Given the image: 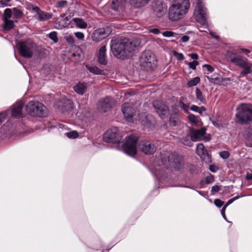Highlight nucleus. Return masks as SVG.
I'll list each match as a JSON object with an SVG mask.
<instances>
[{"label": "nucleus", "instance_id": "29", "mask_svg": "<svg viewBox=\"0 0 252 252\" xmlns=\"http://www.w3.org/2000/svg\"><path fill=\"white\" fill-rule=\"evenodd\" d=\"M240 55H237L236 52L233 50L228 51L227 53V57L229 59L230 62L232 63Z\"/></svg>", "mask_w": 252, "mask_h": 252}, {"label": "nucleus", "instance_id": "17", "mask_svg": "<svg viewBox=\"0 0 252 252\" xmlns=\"http://www.w3.org/2000/svg\"><path fill=\"white\" fill-rule=\"evenodd\" d=\"M24 103L19 101L13 104L11 110V114L12 117L20 118L23 117V107Z\"/></svg>", "mask_w": 252, "mask_h": 252}, {"label": "nucleus", "instance_id": "24", "mask_svg": "<svg viewBox=\"0 0 252 252\" xmlns=\"http://www.w3.org/2000/svg\"><path fill=\"white\" fill-rule=\"evenodd\" d=\"M247 59H243L242 57L239 56L236 60L233 62V63L237 66H239L240 67H244L247 65V63H248Z\"/></svg>", "mask_w": 252, "mask_h": 252}, {"label": "nucleus", "instance_id": "33", "mask_svg": "<svg viewBox=\"0 0 252 252\" xmlns=\"http://www.w3.org/2000/svg\"><path fill=\"white\" fill-rule=\"evenodd\" d=\"M252 66V64L249 63H247V65H246L245 67H242L243 68H244V70L242 71H241V75L244 76L248 73H251V68Z\"/></svg>", "mask_w": 252, "mask_h": 252}, {"label": "nucleus", "instance_id": "4", "mask_svg": "<svg viewBox=\"0 0 252 252\" xmlns=\"http://www.w3.org/2000/svg\"><path fill=\"white\" fill-rule=\"evenodd\" d=\"M160 160L166 168H173L179 170L183 168L184 161L183 157L170 151H163L160 154Z\"/></svg>", "mask_w": 252, "mask_h": 252}, {"label": "nucleus", "instance_id": "3", "mask_svg": "<svg viewBox=\"0 0 252 252\" xmlns=\"http://www.w3.org/2000/svg\"><path fill=\"white\" fill-rule=\"evenodd\" d=\"M190 7L189 0H175L169 8L168 18L172 21L183 18Z\"/></svg>", "mask_w": 252, "mask_h": 252}, {"label": "nucleus", "instance_id": "22", "mask_svg": "<svg viewBox=\"0 0 252 252\" xmlns=\"http://www.w3.org/2000/svg\"><path fill=\"white\" fill-rule=\"evenodd\" d=\"M73 89L78 94L83 95L87 90V86L85 83L79 82L73 87Z\"/></svg>", "mask_w": 252, "mask_h": 252}, {"label": "nucleus", "instance_id": "48", "mask_svg": "<svg viewBox=\"0 0 252 252\" xmlns=\"http://www.w3.org/2000/svg\"><path fill=\"white\" fill-rule=\"evenodd\" d=\"M7 113L6 112H4L0 113V124L2 123L6 118Z\"/></svg>", "mask_w": 252, "mask_h": 252}, {"label": "nucleus", "instance_id": "52", "mask_svg": "<svg viewBox=\"0 0 252 252\" xmlns=\"http://www.w3.org/2000/svg\"><path fill=\"white\" fill-rule=\"evenodd\" d=\"M74 34L75 36L79 39H83L84 38V34L83 32H76Z\"/></svg>", "mask_w": 252, "mask_h": 252}, {"label": "nucleus", "instance_id": "9", "mask_svg": "<svg viewBox=\"0 0 252 252\" xmlns=\"http://www.w3.org/2000/svg\"><path fill=\"white\" fill-rule=\"evenodd\" d=\"M138 141L137 137L130 135L125 139V143L123 144V149L125 153L131 156L134 157L137 153L136 144Z\"/></svg>", "mask_w": 252, "mask_h": 252}, {"label": "nucleus", "instance_id": "21", "mask_svg": "<svg viewBox=\"0 0 252 252\" xmlns=\"http://www.w3.org/2000/svg\"><path fill=\"white\" fill-rule=\"evenodd\" d=\"M106 46H102L99 50L98 54V62L103 65L106 64L107 61L106 56Z\"/></svg>", "mask_w": 252, "mask_h": 252}, {"label": "nucleus", "instance_id": "15", "mask_svg": "<svg viewBox=\"0 0 252 252\" xmlns=\"http://www.w3.org/2000/svg\"><path fill=\"white\" fill-rule=\"evenodd\" d=\"M114 104L113 99L106 97L102 100H100L97 104V107L100 111L105 112L110 109Z\"/></svg>", "mask_w": 252, "mask_h": 252}, {"label": "nucleus", "instance_id": "5", "mask_svg": "<svg viewBox=\"0 0 252 252\" xmlns=\"http://www.w3.org/2000/svg\"><path fill=\"white\" fill-rule=\"evenodd\" d=\"M235 114L236 123L244 125L252 121V105L242 103L238 106Z\"/></svg>", "mask_w": 252, "mask_h": 252}, {"label": "nucleus", "instance_id": "10", "mask_svg": "<svg viewBox=\"0 0 252 252\" xmlns=\"http://www.w3.org/2000/svg\"><path fill=\"white\" fill-rule=\"evenodd\" d=\"M103 139L106 143H118L122 139V136L117 127H112L104 133Z\"/></svg>", "mask_w": 252, "mask_h": 252}, {"label": "nucleus", "instance_id": "18", "mask_svg": "<svg viewBox=\"0 0 252 252\" xmlns=\"http://www.w3.org/2000/svg\"><path fill=\"white\" fill-rule=\"evenodd\" d=\"M153 10L155 14L159 17L164 15L167 11V5L160 1H157L153 5Z\"/></svg>", "mask_w": 252, "mask_h": 252}, {"label": "nucleus", "instance_id": "57", "mask_svg": "<svg viewBox=\"0 0 252 252\" xmlns=\"http://www.w3.org/2000/svg\"><path fill=\"white\" fill-rule=\"evenodd\" d=\"M209 169L213 172H216L218 170V168L214 165H210Z\"/></svg>", "mask_w": 252, "mask_h": 252}, {"label": "nucleus", "instance_id": "6", "mask_svg": "<svg viewBox=\"0 0 252 252\" xmlns=\"http://www.w3.org/2000/svg\"><path fill=\"white\" fill-rule=\"evenodd\" d=\"M20 55L25 58H31L37 52L38 46L31 39L19 42L17 46Z\"/></svg>", "mask_w": 252, "mask_h": 252}, {"label": "nucleus", "instance_id": "38", "mask_svg": "<svg viewBox=\"0 0 252 252\" xmlns=\"http://www.w3.org/2000/svg\"><path fill=\"white\" fill-rule=\"evenodd\" d=\"M49 37L54 41V42L57 43L58 41V38L57 37V33L56 32H52L49 35Z\"/></svg>", "mask_w": 252, "mask_h": 252}, {"label": "nucleus", "instance_id": "12", "mask_svg": "<svg viewBox=\"0 0 252 252\" xmlns=\"http://www.w3.org/2000/svg\"><path fill=\"white\" fill-rule=\"evenodd\" d=\"M111 29L107 26L94 30L91 35L93 41L98 42L106 38L111 32Z\"/></svg>", "mask_w": 252, "mask_h": 252}, {"label": "nucleus", "instance_id": "32", "mask_svg": "<svg viewBox=\"0 0 252 252\" xmlns=\"http://www.w3.org/2000/svg\"><path fill=\"white\" fill-rule=\"evenodd\" d=\"M12 17V10L10 8H6L4 11L3 20H10Z\"/></svg>", "mask_w": 252, "mask_h": 252}, {"label": "nucleus", "instance_id": "53", "mask_svg": "<svg viewBox=\"0 0 252 252\" xmlns=\"http://www.w3.org/2000/svg\"><path fill=\"white\" fill-rule=\"evenodd\" d=\"M149 32L156 34H158L160 33V32L159 30H158V29H157V28H153V29H150L149 30Z\"/></svg>", "mask_w": 252, "mask_h": 252}, {"label": "nucleus", "instance_id": "1", "mask_svg": "<svg viewBox=\"0 0 252 252\" xmlns=\"http://www.w3.org/2000/svg\"><path fill=\"white\" fill-rule=\"evenodd\" d=\"M140 43V39L137 38L131 40L126 38L114 39L111 41V49L116 57L124 60L131 56Z\"/></svg>", "mask_w": 252, "mask_h": 252}, {"label": "nucleus", "instance_id": "39", "mask_svg": "<svg viewBox=\"0 0 252 252\" xmlns=\"http://www.w3.org/2000/svg\"><path fill=\"white\" fill-rule=\"evenodd\" d=\"M66 136L69 138L74 139L78 137V133L76 131H72L65 133Z\"/></svg>", "mask_w": 252, "mask_h": 252}, {"label": "nucleus", "instance_id": "43", "mask_svg": "<svg viewBox=\"0 0 252 252\" xmlns=\"http://www.w3.org/2000/svg\"><path fill=\"white\" fill-rule=\"evenodd\" d=\"M169 123L171 126H176L178 124V119L175 116H172L169 119Z\"/></svg>", "mask_w": 252, "mask_h": 252}, {"label": "nucleus", "instance_id": "11", "mask_svg": "<svg viewBox=\"0 0 252 252\" xmlns=\"http://www.w3.org/2000/svg\"><path fill=\"white\" fill-rule=\"evenodd\" d=\"M194 14L197 22L202 25L206 24L207 19V9L201 1V0H198Z\"/></svg>", "mask_w": 252, "mask_h": 252}, {"label": "nucleus", "instance_id": "20", "mask_svg": "<svg viewBox=\"0 0 252 252\" xmlns=\"http://www.w3.org/2000/svg\"><path fill=\"white\" fill-rule=\"evenodd\" d=\"M69 24L68 19L64 16H60L55 20V27L58 29H62L67 27Z\"/></svg>", "mask_w": 252, "mask_h": 252}, {"label": "nucleus", "instance_id": "41", "mask_svg": "<svg viewBox=\"0 0 252 252\" xmlns=\"http://www.w3.org/2000/svg\"><path fill=\"white\" fill-rule=\"evenodd\" d=\"M67 2L66 0H60L57 2L56 6L57 8H64L67 6Z\"/></svg>", "mask_w": 252, "mask_h": 252}, {"label": "nucleus", "instance_id": "27", "mask_svg": "<svg viewBox=\"0 0 252 252\" xmlns=\"http://www.w3.org/2000/svg\"><path fill=\"white\" fill-rule=\"evenodd\" d=\"M62 107L63 109V111H68L73 108L72 102L69 99H64V101L63 103Z\"/></svg>", "mask_w": 252, "mask_h": 252}, {"label": "nucleus", "instance_id": "62", "mask_svg": "<svg viewBox=\"0 0 252 252\" xmlns=\"http://www.w3.org/2000/svg\"><path fill=\"white\" fill-rule=\"evenodd\" d=\"M246 179L247 180H252V174L248 172L246 174Z\"/></svg>", "mask_w": 252, "mask_h": 252}, {"label": "nucleus", "instance_id": "47", "mask_svg": "<svg viewBox=\"0 0 252 252\" xmlns=\"http://www.w3.org/2000/svg\"><path fill=\"white\" fill-rule=\"evenodd\" d=\"M214 204L216 206H217L219 208H220L223 205L224 202L220 199H216L214 200Z\"/></svg>", "mask_w": 252, "mask_h": 252}, {"label": "nucleus", "instance_id": "31", "mask_svg": "<svg viewBox=\"0 0 252 252\" xmlns=\"http://www.w3.org/2000/svg\"><path fill=\"white\" fill-rule=\"evenodd\" d=\"M13 12L14 17L16 19L21 18L23 15L22 11L20 9L17 7L13 8Z\"/></svg>", "mask_w": 252, "mask_h": 252}, {"label": "nucleus", "instance_id": "63", "mask_svg": "<svg viewBox=\"0 0 252 252\" xmlns=\"http://www.w3.org/2000/svg\"><path fill=\"white\" fill-rule=\"evenodd\" d=\"M233 201H234V199H233V198L230 199L226 203V204L224 206H226V207H227L229 205H230V204H231Z\"/></svg>", "mask_w": 252, "mask_h": 252}, {"label": "nucleus", "instance_id": "60", "mask_svg": "<svg viewBox=\"0 0 252 252\" xmlns=\"http://www.w3.org/2000/svg\"><path fill=\"white\" fill-rule=\"evenodd\" d=\"M33 11L35 12L37 14L40 12V9L37 6H34L32 8Z\"/></svg>", "mask_w": 252, "mask_h": 252}, {"label": "nucleus", "instance_id": "2", "mask_svg": "<svg viewBox=\"0 0 252 252\" xmlns=\"http://www.w3.org/2000/svg\"><path fill=\"white\" fill-rule=\"evenodd\" d=\"M122 111L126 120L133 123L138 121L143 125H146L151 121L152 116L145 113H136L135 108L131 103H125L122 106Z\"/></svg>", "mask_w": 252, "mask_h": 252}, {"label": "nucleus", "instance_id": "37", "mask_svg": "<svg viewBox=\"0 0 252 252\" xmlns=\"http://www.w3.org/2000/svg\"><path fill=\"white\" fill-rule=\"evenodd\" d=\"M196 98L202 102L204 101V99L202 96L201 91L198 88L195 90Z\"/></svg>", "mask_w": 252, "mask_h": 252}, {"label": "nucleus", "instance_id": "19", "mask_svg": "<svg viewBox=\"0 0 252 252\" xmlns=\"http://www.w3.org/2000/svg\"><path fill=\"white\" fill-rule=\"evenodd\" d=\"M153 104L157 113L161 118L165 116L169 111L168 107L161 101L155 100Z\"/></svg>", "mask_w": 252, "mask_h": 252}, {"label": "nucleus", "instance_id": "42", "mask_svg": "<svg viewBox=\"0 0 252 252\" xmlns=\"http://www.w3.org/2000/svg\"><path fill=\"white\" fill-rule=\"evenodd\" d=\"M64 38L69 44H73L74 43V39L72 35L66 34L64 36Z\"/></svg>", "mask_w": 252, "mask_h": 252}, {"label": "nucleus", "instance_id": "23", "mask_svg": "<svg viewBox=\"0 0 252 252\" xmlns=\"http://www.w3.org/2000/svg\"><path fill=\"white\" fill-rule=\"evenodd\" d=\"M130 4L135 8H141L145 6L150 0H130Z\"/></svg>", "mask_w": 252, "mask_h": 252}, {"label": "nucleus", "instance_id": "55", "mask_svg": "<svg viewBox=\"0 0 252 252\" xmlns=\"http://www.w3.org/2000/svg\"><path fill=\"white\" fill-rule=\"evenodd\" d=\"M203 67H206L208 71L212 72L214 71V68L209 64H204L203 65Z\"/></svg>", "mask_w": 252, "mask_h": 252}, {"label": "nucleus", "instance_id": "49", "mask_svg": "<svg viewBox=\"0 0 252 252\" xmlns=\"http://www.w3.org/2000/svg\"><path fill=\"white\" fill-rule=\"evenodd\" d=\"M188 64L190 68L194 70L195 69L196 65L198 64V62L197 61H193L188 63Z\"/></svg>", "mask_w": 252, "mask_h": 252}, {"label": "nucleus", "instance_id": "58", "mask_svg": "<svg viewBox=\"0 0 252 252\" xmlns=\"http://www.w3.org/2000/svg\"><path fill=\"white\" fill-rule=\"evenodd\" d=\"M189 36L187 35H184L181 38L182 41L183 42H186L189 41Z\"/></svg>", "mask_w": 252, "mask_h": 252}, {"label": "nucleus", "instance_id": "44", "mask_svg": "<svg viewBox=\"0 0 252 252\" xmlns=\"http://www.w3.org/2000/svg\"><path fill=\"white\" fill-rule=\"evenodd\" d=\"M172 53L173 55L176 58V59L178 60L183 61L184 59V57L183 54L178 53L176 51H173Z\"/></svg>", "mask_w": 252, "mask_h": 252}, {"label": "nucleus", "instance_id": "59", "mask_svg": "<svg viewBox=\"0 0 252 252\" xmlns=\"http://www.w3.org/2000/svg\"><path fill=\"white\" fill-rule=\"evenodd\" d=\"M226 208V206H223L221 210V215L225 219H226V216L225 215V211Z\"/></svg>", "mask_w": 252, "mask_h": 252}, {"label": "nucleus", "instance_id": "61", "mask_svg": "<svg viewBox=\"0 0 252 252\" xmlns=\"http://www.w3.org/2000/svg\"><path fill=\"white\" fill-rule=\"evenodd\" d=\"M189 56L193 60H197L198 58V56L196 54H191Z\"/></svg>", "mask_w": 252, "mask_h": 252}, {"label": "nucleus", "instance_id": "30", "mask_svg": "<svg viewBox=\"0 0 252 252\" xmlns=\"http://www.w3.org/2000/svg\"><path fill=\"white\" fill-rule=\"evenodd\" d=\"M120 1L118 0H111L110 6L111 9L116 11L120 5Z\"/></svg>", "mask_w": 252, "mask_h": 252}, {"label": "nucleus", "instance_id": "40", "mask_svg": "<svg viewBox=\"0 0 252 252\" xmlns=\"http://www.w3.org/2000/svg\"><path fill=\"white\" fill-rule=\"evenodd\" d=\"M189 119L190 123L193 124H197L198 122V119L197 117L193 114H190L188 116Z\"/></svg>", "mask_w": 252, "mask_h": 252}, {"label": "nucleus", "instance_id": "35", "mask_svg": "<svg viewBox=\"0 0 252 252\" xmlns=\"http://www.w3.org/2000/svg\"><path fill=\"white\" fill-rule=\"evenodd\" d=\"M200 82V78L198 77H196L190 80L188 83L189 87H191L196 85Z\"/></svg>", "mask_w": 252, "mask_h": 252}, {"label": "nucleus", "instance_id": "25", "mask_svg": "<svg viewBox=\"0 0 252 252\" xmlns=\"http://www.w3.org/2000/svg\"><path fill=\"white\" fill-rule=\"evenodd\" d=\"M72 21L74 22L78 28L85 29L87 26V23L82 19L75 18L73 19Z\"/></svg>", "mask_w": 252, "mask_h": 252}, {"label": "nucleus", "instance_id": "7", "mask_svg": "<svg viewBox=\"0 0 252 252\" xmlns=\"http://www.w3.org/2000/svg\"><path fill=\"white\" fill-rule=\"evenodd\" d=\"M27 113L34 117H44L47 115L46 107L38 101H31L26 105Z\"/></svg>", "mask_w": 252, "mask_h": 252}, {"label": "nucleus", "instance_id": "56", "mask_svg": "<svg viewBox=\"0 0 252 252\" xmlns=\"http://www.w3.org/2000/svg\"><path fill=\"white\" fill-rule=\"evenodd\" d=\"M8 6H10V5L7 2H6L4 0H0V6L4 7Z\"/></svg>", "mask_w": 252, "mask_h": 252}, {"label": "nucleus", "instance_id": "16", "mask_svg": "<svg viewBox=\"0 0 252 252\" xmlns=\"http://www.w3.org/2000/svg\"><path fill=\"white\" fill-rule=\"evenodd\" d=\"M196 153L207 163L211 162V158L208 154L207 151L205 149L204 146L202 143L197 144L196 147Z\"/></svg>", "mask_w": 252, "mask_h": 252}, {"label": "nucleus", "instance_id": "13", "mask_svg": "<svg viewBox=\"0 0 252 252\" xmlns=\"http://www.w3.org/2000/svg\"><path fill=\"white\" fill-rule=\"evenodd\" d=\"M138 149L146 155H152L156 151L154 144L147 140H142L138 144Z\"/></svg>", "mask_w": 252, "mask_h": 252}, {"label": "nucleus", "instance_id": "8", "mask_svg": "<svg viewBox=\"0 0 252 252\" xmlns=\"http://www.w3.org/2000/svg\"><path fill=\"white\" fill-rule=\"evenodd\" d=\"M156 62L155 55L150 50L144 51L139 59L140 66L147 71H151L154 69L156 66Z\"/></svg>", "mask_w": 252, "mask_h": 252}, {"label": "nucleus", "instance_id": "45", "mask_svg": "<svg viewBox=\"0 0 252 252\" xmlns=\"http://www.w3.org/2000/svg\"><path fill=\"white\" fill-rule=\"evenodd\" d=\"M162 35L165 37H173L175 36V35H178L176 33L171 32V31H165L162 32Z\"/></svg>", "mask_w": 252, "mask_h": 252}, {"label": "nucleus", "instance_id": "34", "mask_svg": "<svg viewBox=\"0 0 252 252\" xmlns=\"http://www.w3.org/2000/svg\"><path fill=\"white\" fill-rule=\"evenodd\" d=\"M190 109L192 111L197 112L199 114H202L203 112H204L206 111V108L204 106H202L200 107H198L196 105H192L190 107Z\"/></svg>", "mask_w": 252, "mask_h": 252}, {"label": "nucleus", "instance_id": "36", "mask_svg": "<svg viewBox=\"0 0 252 252\" xmlns=\"http://www.w3.org/2000/svg\"><path fill=\"white\" fill-rule=\"evenodd\" d=\"M88 70L95 74H102L103 71L99 69L96 66H91L88 67Z\"/></svg>", "mask_w": 252, "mask_h": 252}, {"label": "nucleus", "instance_id": "64", "mask_svg": "<svg viewBox=\"0 0 252 252\" xmlns=\"http://www.w3.org/2000/svg\"><path fill=\"white\" fill-rule=\"evenodd\" d=\"M210 34L212 37L215 38L217 39H219V36L218 35H215L214 32H211Z\"/></svg>", "mask_w": 252, "mask_h": 252}, {"label": "nucleus", "instance_id": "50", "mask_svg": "<svg viewBox=\"0 0 252 252\" xmlns=\"http://www.w3.org/2000/svg\"><path fill=\"white\" fill-rule=\"evenodd\" d=\"M180 106L185 111L187 112L188 111V109L189 106L184 104L183 102L180 101L179 102Z\"/></svg>", "mask_w": 252, "mask_h": 252}, {"label": "nucleus", "instance_id": "26", "mask_svg": "<svg viewBox=\"0 0 252 252\" xmlns=\"http://www.w3.org/2000/svg\"><path fill=\"white\" fill-rule=\"evenodd\" d=\"M37 15L38 19L40 21L49 20L52 17V15L50 13L44 12L42 10H41Z\"/></svg>", "mask_w": 252, "mask_h": 252}, {"label": "nucleus", "instance_id": "51", "mask_svg": "<svg viewBox=\"0 0 252 252\" xmlns=\"http://www.w3.org/2000/svg\"><path fill=\"white\" fill-rule=\"evenodd\" d=\"M220 190V187L218 185H215L212 187L211 192L213 193L218 192Z\"/></svg>", "mask_w": 252, "mask_h": 252}, {"label": "nucleus", "instance_id": "28", "mask_svg": "<svg viewBox=\"0 0 252 252\" xmlns=\"http://www.w3.org/2000/svg\"><path fill=\"white\" fill-rule=\"evenodd\" d=\"M3 27L4 30H10L14 27V21L11 20H3Z\"/></svg>", "mask_w": 252, "mask_h": 252}, {"label": "nucleus", "instance_id": "14", "mask_svg": "<svg viewBox=\"0 0 252 252\" xmlns=\"http://www.w3.org/2000/svg\"><path fill=\"white\" fill-rule=\"evenodd\" d=\"M206 129L202 127L200 129H192L190 132V137L192 141H197L201 140L209 141L210 137L204 136L206 134Z\"/></svg>", "mask_w": 252, "mask_h": 252}, {"label": "nucleus", "instance_id": "46", "mask_svg": "<svg viewBox=\"0 0 252 252\" xmlns=\"http://www.w3.org/2000/svg\"><path fill=\"white\" fill-rule=\"evenodd\" d=\"M220 157L221 158H222L223 159H227L230 156V154H229V152L227 151H225L221 152L220 154Z\"/></svg>", "mask_w": 252, "mask_h": 252}, {"label": "nucleus", "instance_id": "54", "mask_svg": "<svg viewBox=\"0 0 252 252\" xmlns=\"http://www.w3.org/2000/svg\"><path fill=\"white\" fill-rule=\"evenodd\" d=\"M182 143L184 144V145H188L189 146H190L191 145V142L188 140V138H185L183 139V141H182Z\"/></svg>", "mask_w": 252, "mask_h": 252}]
</instances>
